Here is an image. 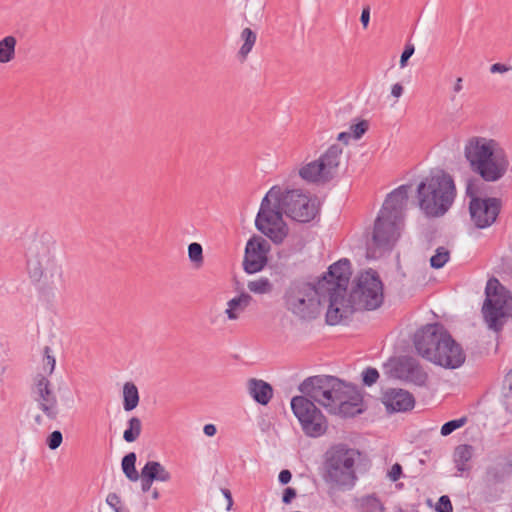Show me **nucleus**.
Listing matches in <instances>:
<instances>
[{
	"label": "nucleus",
	"mask_w": 512,
	"mask_h": 512,
	"mask_svg": "<svg viewBox=\"0 0 512 512\" xmlns=\"http://www.w3.org/2000/svg\"><path fill=\"white\" fill-rule=\"evenodd\" d=\"M317 213L315 201L301 190L283 191L279 186H273L262 199L255 225L275 244H280L288 234L283 214L294 221L306 223L313 220Z\"/></svg>",
	"instance_id": "nucleus-1"
},
{
	"label": "nucleus",
	"mask_w": 512,
	"mask_h": 512,
	"mask_svg": "<svg viewBox=\"0 0 512 512\" xmlns=\"http://www.w3.org/2000/svg\"><path fill=\"white\" fill-rule=\"evenodd\" d=\"M298 389L330 414L346 418L363 412L362 395L356 387L346 384L334 376L308 377L299 385Z\"/></svg>",
	"instance_id": "nucleus-2"
},
{
	"label": "nucleus",
	"mask_w": 512,
	"mask_h": 512,
	"mask_svg": "<svg viewBox=\"0 0 512 512\" xmlns=\"http://www.w3.org/2000/svg\"><path fill=\"white\" fill-rule=\"evenodd\" d=\"M408 191V185H401L387 195L375 220L372 239L367 243L369 258H378L383 251L391 250L400 237Z\"/></svg>",
	"instance_id": "nucleus-3"
},
{
	"label": "nucleus",
	"mask_w": 512,
	"mask_h": 512,
	"mask_svg": "<svg viewBox=\"0 0 512 512\" xmlns=\"http://www.w3.org/2000/svg\"><path fill=\"white\" fill-rule=\"evenodd\" d=\"M414 346L424 359L445 369L460 368L466 360L462 346L439 323L419 329L414 335Z\"/></svg>",
	"instance_id": "nucleus-4"
},
{
	"label": "nucleus",
	"mask_w": 512,
	"mask_h": 512,
	"mask_svg": "<svg viewBox=\"0 0 512 512\" xmlns=\"http://www.w3.org/2000/svg\"><path fill=\"white\" fill-rule=\"evenodd\" d=\"M455 196L454 181L443 170L432 171L417 187L419 208L427 217L443 216L452 206Z\"/></svg>",
	"instance_id": "nucleus-5"
},
{
	"label": "nucleus",
	"mask_w": 512,
	"mask_h": 512,
	"mask_svg": "<svg viewBox=\"0 0 512 512\" xmlns=\"http://www.w3.org/2000/svg\"><path fill=\"white\" fill-rule=\"evenodd\" d=\"M360 455L358 450L344 445H338L328 453L324 480L330 488L345 491L354 487L357 480L354 465Z\"/></svg>",
	"instance_id": "nucleus-6"
},
{
	"label": "nucleus",
	"mask_w": 512,
	"mask_h": 512,
	"mask_svg": "<svg viewBox=\"0 0 512 512\" xmlns=\"http://www.w3.org/2000/svg\"><path fill=\"white\" fill-rule=\"evenodd\" d=\"M324 290L319 285L310 283H293L287 289L284 300L286 308L303 320L315 319L319 314L322 301L325 300Z\"/></svg>",
	"instance_id": "nucleus-7"
},
{
	"label": "nucleus",
	"mask_w": 512,
	"mask_h": 512,
	"mask_svg": "<svg viewBox=\"0 0 512 512\" xmlns=\"http://www.w3.org/2000/svg\"><path fill=\"white\" fill-rule=\"evenodd\" d=\"M485 293L483 316L489 329L498 332L503 328L505 318L509 316L508 310L512 297L496 278L488 280Z\"/></svg>",
	"instance_id": "nucleus-8"
},
{
	"label": "nucleus",
	"mask_w": 512,
	"mask_h": 512,
	"mask_svg": "<svg viewBox=\"0 0 512 512\" xmlns=\"http://www.w3.org/2000/svg\"><path fill=\"white\" fill-rule=\"evenodd\" d=\"M350 302L358 310H374L383 302V285L372 269L361 273L349 294Z\"/></svg>",
	"instance_id": "nucleus-9"
},
{
	"label": "nucleus",
	"mask_w": 512,
	"mask_h": 512,
	"mask_svg": "<svg viewBox=\"0 0 512 512\" xmlns=\"http://www.w3.org/2000/svg\"><path fill=\"white\" fill-rule=\"evenodd\" d=\"M341 155V147L332 145L319 159L303 165L299 176L309 183L325 184L337 174Z\"/></svg>",
	"instance_id": "nucleus-10"
},
{
	"label": "nucleus",
	"mask_w": 512,
	"mask_h": 512,
	"mask_svg": "<svg viewBox=\"0 0 512 512\" xmlns=\"http://www.w3.org/2000/svg\"><path fill=\"white\" fill-rule=\"evenodd\" d=\"M291 409L305 435L319 437L326 432V418L308 396H294L291 399Z\"/></svg>",
	"instance_id": "nucleus-11"
},
{
	"label": "nucleus",
	"mask_w": 512,
	"mask_h": 512,
	"mask_svg": "<svg viewBox=\"0 0 512 512\" xmlns=\"http://www.w3.org/2000/svg\"><path fill=\"white\" fill-rule=\"evenodd\" d=\"M466 194L470 197L469 212L475 227L484 229L491 226L500 213L501 200L494 197H477L472 181L467 183Z\"/></svg>",
	"instance_id": "nucleus-12"
},
{
	"label": "nucleus",
	"mask_w": 512,
	"mask_h": 512,
	"mask_svg": "<svg viewBox=\"0 0 512 512\" xmlns=\"http://www.w3.org/2000/svg\"><path fill=\"white\" fill-rule=\"evenodd\" d=\"M31 396L39 410L50 420H55L59 414L57 396L52 390L51 382L43 375L35 377L31 388Z\"/></svg>",
	"instance_id": "nucleus-13"
},
{
	"label": "nucleus",
	"mask_w": 512,
	"mask_h": 512,
	"mask_svg": "<svg viewBox=\"0 0 512 512\" xmlns=\"http://www.w3.org/2000/svg\"><path fill=\"white\" fill-rule=\"evenodd\" d=\"M498 145L497 141L485 137L474 136L468 139L464 147V156L471 170L476 173L478 169L484 168L485 160L492 155V150Z\"/></svg>",
	"instance_id": "nucleus-14"
},
{
	"label": "nucleus",
	"mask_w": 512,
	"mask_h": 512,
	"mask_svg": "<svg viewBox=\"0 0 512 512\" xmlns=\"http://www.w3.org/2000/svg\"><path fill=\"white\" fill-rule=\"evenodd\" d=\"M53 264L54 256L49 245L42 241H36L29 247L27 269L31 278L39 280L44 271Z\"/></svg>",
	"instance_id": "nucleus-15"
},
{
	"label": "nucleus",
	"mask_w": 512,
	"mask_h": 512,
	"mask_svg": "<svg viewBox=\"0 0 512 512\" xmlns=\"http://www.w3.org/2000/svg\"><path fill=\"white\" fill-rule=\"evenodd\" d=\"M350 275L349 260L341 259L329 267L328 272L317 284L324 293L327 291L346 293Z\"/></svg>",
	"instance_id": "nucleus-16"
},
{
	"label": "nucleus",
	"mask_w": 512,
	"mask_h": 512,
	"mask_svg": "<svg viewBox=\"0 0 512 512\" xmlns=\"http://www.w3.org/2000/svg\"><path fill=\"white\" fill-rule=\"evenodd\" d=\"M345 295L346 293L342 292H325V300L322 301V303L326 301L329 303L326 313V322L329 325H337L343 319L348 318L353 312L357 311V309L353 307V303H351L350 299L346 298Z\"/></svg>",
	"instance_id": "nucleus-17"
},
{
	"label": "nucleus",
	"mask_w": 512,
	"mask_h": 512,
	"mask_svg": "<svg viewBox=\"0 0 512 512\" xmlns=\"http://www.w3.org/2000/svg\"><path fill=\"white\" fill-rule=\"evenodd\" d=\"M393 376L412 382L418 386L425 385L428 375L420 366L417 359L410 356H402L398 358L392 368Z\"/></svg>",
	"instance_id": "nucleus-18"
},
{
	"label": "nucleus",
	"mask_w": 512,
	"mask_h": 512,
	"mask_svg": "<svg viewBox=\"0 0 512 512\" xmlns=\"http://www.w3.org/2000/svg\"><path fill=\"white\" fill-rule=\"evenodd\" d=\"M267 251L268 243L265 239L261 237L251 238L245 248L244 270L249 274L261 271L267 262Z\"/></svg>",
	"instance_id": "nucleus-19"
},
{
	"label": "nucleus",
	"mask_w": 512,
	"mask_h": 512,
	"mask_svg": "<svg viewBox=\"0 0 512 512\" xmlns=\"http://www.w3.org/2000/svg\"><path fill=\"white\" fill-rule=\"evenodd\" d=\"M508 166L507 155L503 148L498 145L492 150V155L485 160L484 168L478 169L476 173L485 181L495 182L505 175Z\"/></svg>",
	"instance_id": "nucleus-20"
},
{
	"label": "nucleus",
	"mask_w": 512,
	"mask_h": 512,
	"mask_svg": "<svg viewBox=\"0 0 512 512\" xmlns=\"http://www.w3.org/2000/svg\"><path fill=\"white\" fill-rule=\"evenodd\" d=\"M382 403L390 413L406 412L414 408V396L407 390L390 388L383 392Z\"/></svg>",
	"instance_id": "nucleus-21"
},
{
	"label": "nucleus",
	"mask_w": 512,
	"mask_h": 512,
	"mask_svg": "<svg viewBox=\"0 0 512 512\" xmlns=\"http://www.w3.org/2000/svg\"><path fill=\"white\" fill-rule=\"evenodd\" d=\"M247 390L253 400L260 405H267L273 397L272 386L262 379L250 378L247 381Z\"/></svg>",
	"instance_id": "nucleus-22"
},
{
	"label": "nucleus",
	"mask_w": 512,
	"mask_h": 512,
	"mask_svg": "<svg viewBox=\"0 0 512 512\" xmlns=\"http://www.w3.org/2000/svg\"><path fill=\"white\" fill-rule=\"evenodd\" d=\"M252 296L249 293L242 292L227 302L225 314L230 321H236L241 314L245 312L252 302Z\"/></svg>",
	"instance_id": "nucleus-23"
},
{
	"label": "nucleus",
	"mask_w": 512,
	"mask_h": 512,
	"mask_svg": "<svg viewBox=\"0 0 512 512\" xmlns=\"http://www.w3.org/2000/svg\"><path fill=\"white\" fill-rule=\"evenodd\" d=\"M473 456V447L471 445L462 444L455 448L453 459L457 471L465 472L470 470L469 462Z\"/></svg>",
	"instance_id": "nucleus-24"
},
{
	"label": "nucleus",
	"mask_w": 512,
	"mask_h": 512,
	"mask_svg": "<svg viewBox=\"0 0 512 512\" xmlns=\"http://www.w3.org/2000/svg\"><path fill=\"white\" fill-rule=\"evenodd\" d=\"M154 481L168 482L171 480L170 472L158 461H148L142 468Z\"/></svg>",
	"instance_id": "nucleus-25"
},
{
	"label": "nucleus",
	"mask_w": 512,
	"mask_h": 512,
	"mask_svg": "<svg viewBox=\"0 0 512 512\" xmlns=\"http://www.w3.org/2000/svg\"><path fill=\"white\" fill-rule=\"evenodd\" d=\"M139 403V393L136 385L132 382H126L123 386V408L125 411H131Z\"/></svg>",
	"instance_id": "nucleus-26"
},
{
	"label": "nucleus",
	"mask_w": 512,
	"mask_h": 512,
	"mask_svg": "<svg viewBox=\"0 0 512 512\" xmlns=\"http://www.w3.org/2000/svg\"><path fill=\"white\" fill-rule=\"evenodd\" d=\"M17 40L14 36H6L0 40V63L11 62L15 58Z\"/></svg>",
	"instance_id": "nucleus-27"
},
{
	"label": "nucleus",
	"mask_w": 512,
	"mask_h": 512,
	"mask_svg": "<svg viewBox=\"0 0 512 512\" xmlns=\"http://www.w3.org/2000/svg\"><path fill=\"white\" fill-rule=\"evenodd\" d=\"M257 36L254 31H252L250 28H244L241 32V40L243 41V44L238 52L239 56L242 59H245L247 55L251 52L255 42H256Z\"/></svg>",
	"instance_id": "nucleus-28"
},
{
	"label": "nucleus",
	"mask_w": 512,
	"mask_h": 512,
	"mask_svg": "<svg viewBox=\"0 0 512 512\" xmlns=\"http://www.w3.org/2000/svg\"><path fill=\"white\" fill-rule=\"evenodd\" d=\"M136 459V454L134 452L126 454L122 459L123 473L130 481L133 482L139 479V473L135 468Z\"/></svg>",
	"instance_id": "nucleus-29"
},
{
	"label": "nucleus",
	"mask_w": 512,
	"mask_h": 512,
	"mask_svg": "<svg viewBox=\"0 0 512 512\" xmlns=\"http://www.w3.org/2000/svg\"><path fill=\"white\" fill-rule=\"evenodd\" d=\"M142 431V423L138 417H132L128 421V428L123 433L126 442L131 443L138 439Z\"/></svg>",
	"instance_id": "nucleus-30"
},
{
	"label": "nucleus",
	"mask_w": 512,
	"mask_h": 512,
	"mask_svg": "<svg viewBox=\"0 0 512 512\" xmlns=\"http://www.w3.org/2000/svg\"><path fill=\"white\" fill-rule=\"evenodd\" d=\"M247 287L250 292L255 294H268L273 290V285L268 278H259L249 281Z\"/></svg>",
	"instance_id": "nucleus-31"
},
{
	"label": "nucleus",
	"mask_w": 512,
	"mask_h": 512,
	"mask_svg": "<svg viewBox=\"0 0 512 512\" xmlns=\"http://www.w3.org/2000/svg\"><path fill=\"white\" fill-rule=\"evenodd\" d=\"M360 512H384V506L377 497L370 495L362 498Z\"/></svg>",
	"instance_id": "nucleus-32"
},
{
	"label": "nucleus",
	"mask_w": 512,
	"mask_h": 512,
	"mask_svg": "<svg viewBox=\"0 0 512 512\" xmlns=\"http://www.w3.org/2000/svg\"><path fill=\"white\" fill-rule=\"evenodd\" d=\"M449 258V251L444 247H439L436 249V253L431 257L430 265L435 269H440L448 262Z\"/></svg>",
	"instance_id": "nucleus-33"
},
{
	"label": "nucleus",
	"mask_w": 512,
	"mask_h": 512,
	"mask_svg": "<svg viewBox=\"0 0 512 512\" xmlns=\"http://www.w3.org/2000/svg\"><path fill=\"white\" fill-rule=\"evenodd\" d=\"M188 256L192 263L195 264L196 267H199L203 264V249L202 246L193 242L188 246Z\"/></svg>",
	"instance_id": "nucleus-34"
},
{
	"label": "nucleus",
	"mask_w": 512,
	"mask_h": 512,
	"mask_svg": "<svg viewBox=\"0 0 512 512\" xmlns=\"http://www.w3.org/2000/svg\"><path fill=\"white\" fill-rule=\"evenodd\" d=\"M467 423V417H461L458 419L450 420L444 423L441 427V435L448 436L455 430L463 427Z\"/></svg>",
	"instance_id": "nucleus-35"
},
{
	"label": "nucleus",
	"mask_w": 512,
	"mask_h": 512,
	"mask_svg": "<svg viewBox=\"0 0 512 512\" xmlns=\"http://www.w3.org/2000/svg\"><path fill=\"white\" fill-rule=\"evenodd\" d=\"M378 378L379 372L375 368L368 367L362 372L363 383L367 386L375 384Z\"/></svg>",
	"instance_id": "nucleus-36"
},
{
	"label": "nucleus",
	"mask_w": 512,
	"mask_h": 512,
	"mask_svg": "<svg viewBox=\"0 0 512 512\" xmlns=\"http://www.w3.org/2000/svg\"><path fill=\"white\" fill-rule=\"evenodd\" d=\"M62 441V433L59 430H55L47 437L46 443L51 450H56L62 444Z\"/></svg>",
	"instance_id": "nucleus-37"
},
{
	"label": "nucleus",
	"mask_w": 512,
	"mask_h": 512,
	"mask_svg": "<svg viewBox=\"0 0 512 512\" xmlns=\"http://www.w3.org/2000/svg\"><path fill=\"white\" fill-rule=\"evenodd\" d=\"M368 129V122L366 120H362L357 124L351 126V131L353 132V136L355 139H360Z\"/></svg>",
	"instance_id": "nucleus-38"
},
{
	"label": "nucleus",
	"mask_w": 512,
	"mask_h": 512,
	"mask_svg": "<svg viewBox=\"0 0 512 512\" xmlns=\"http://www.w3.org/2000/svg\"><path fill=\"white\" fill-rule=\"evenodd\" d=\"M437 512H453V507L448 496L443 495L439 498L437 506Z\"/></svg>",
	"instance_id": "nucleus-39"
},
{
	"label": "nucleus",
	"mask_w": 512,
	"mask_h": 512,
	"mask_svg": "<svg viewBox=\"0 0 512 512\" xmlns=\"http://www.w3.org/2000/svg\"><path fill=\"white\" fill-rule=\"evenodd\" d=\"M106 503L115 511V512H123L120 503L121 499L116 493H109L106 498Z\"/></svg>",
	"instance_id": "nucleus-40"
},
{
	"label": "nucleus",
	"mask_w": 512,
	"mask_h": 512,
	"mask_svg": "<svg viewBox=\"0 0 512 512\" xmlns=\"http://www.w3.org/2000/svg\"><path fill=\"white\" fill-rule=\"evenodd\" d=\"M139 478H141V489L143 492H148L151 489V486L154 482L152 477L141 469V473L139 474Z\"/></svg>",
	"instance_id": "nucleus-41"
},
{
	"label": "nucleus",
	"mask_w": 512,
	"mask_h": 512,
	"mask_svg": "<svg viewBox=\"0 0 512 512\" xmlns=\"http://www.w3.org/2000/svg\"><path fill=\"white\" fill-rule=\"evenodd\" d=\"M415 48L412 44H407L404 48V51L401 54L400 58V66L404 68L407 65L408 59L414 54Z\"/></svg>",
	"instance_id": "nucleus-42"
},
{
	"label": "nucleus",
	"mask_w": 512,
	"mask_h": 512,
	"mask_svg": "<svg viewBox=\"0 0 512 512\" xmlns=\"http://www.w3.org/2000/svg\"><path fill=\"white\" fill-rule=\"evenodd\" d=\"M504 395L506 398L512 399V370H510L503 380Z\"/></svg>",
	"instance_id": "nucleus-43"
},
{
	"label": "nucleus",
	"mask_w": 512,
	"mask_h": 512,
	"mask_svg": "<svg viewBox=\"0 0 512 512\" xmlns=\"http://www.w3.org/2000/svg\"><path fill=\"white\" fill-rule=\"evenodd\" d=\"M297 496V492L294 488L292 487H287L284 492H283V496H282V502L284 504H290L292 502V500Z\"/></svg>",
	"instance_id": "nucleus-44"
},
{
	"label": "nucleus",
	"mask_w": 512,
	"mask_h": 512,
	"mask_svg": "<svg viewBox=\"0 0 512 512\" xmlns=\"http://www.w3.org/2000/svg\"><path fill=\"white\" fill-rule=\"evenodd\" d=\"M401 474L402 467L398 463H395L388 472V476L392 481H397L401 477Z\"/></svg>",
	"instance_id": "nucleus-45"
},
{
	"label": "nucleus",
	"mask_w": 512,
	"mask_h": 512,
	"mask_svg": "<svg viewBox=\"0 0 512 512\" xmlns=\"http://www.w3.org/2000/svg\"><path fill=\"white\" fill-rule=\"evenodd\" d=\"M511 70V66L502 63H495L491 65L490 72L491 73H506Z\"/></svg>",
	"instance_id": "nucleus-46"
},
{
	"label": "nucleus",
	"mask_w": 512,
	"mask_h": 512,
	"mask_svg": "<svg viewBox=\"0 0 512 512\" xmlns=\"http://www.w3.org/2000/svg\"><path fill=\"white\" fill-rule=\"evenodd\" d=\"M44 352H45V356H46V365H48L50 367L49 374H51L54 371L56 361L53 356L49 355L50 348L48 346H46L44 348Z\"/></svg>",
	"instance_id": "nucleus-47"
},
{
	"label": "nucleus",
	"mask_w": 512,
	"mask_h": 512,
	"mask_svg": "<svg viewBox=\"0 0 512 512\" xmlns=\"http://www.w3.org/2000/svg\"><path fill=\"white\" fill-rule=\"evenodd\" d=\"M360 21L364 28H367L370 21V7L365 6L362 10Z\"/></svg>",
	"instance_id": "nucleus-48"
},
{
	"label": "nucleus",
	"mask_w": 512,
	"mask_h": 512,
	"mask_svg": "<svg viewBox=\"0 0 512 512\" xmlns=\"http://www.w3.org/2000/svg\"><path fill=\"white\" fill-rule=\"evenodd\" d=\"M292 474L289 470L284 469L279 473L278 480L281 484L285 485L291 481Z\"/></svg>",
	"instance_id": "nucleus-49"
},
{
	"label": "nucleus",
	"mask_w": 512,
	"mask_h": 512,
	"mask_svg": "<svg viewBox=\"0 0 512 512\" xmlns=\"http://www.w3.org/2000/svg\"><path fill=\"white\" fill-rule=\"evenodd\" d=\"M403 90V86L400 83H396L392 86L391 94L394 97L399 98L403 94Z\"/></svg>",
	"instance_id": "nucleus-50"
},
{
	"label": "nucleus",
	"mask_w": 512,
	"mask_h": 512,
	"mask_svg": "<svg viewBox=\"0 0 512 512\" xmlns=\"http://www.w3.org/2000/svg\"><path fill=\"white\" fill-rule=\"evenodd\" d=\"M203 432L205 435L212 437L216 434L217 429L214 424H206L203 428Z\"/></svg>",
	"instance_id": "nucleus-51"
},
{
	"label": "nucleus",
	"mask_w": 512,
	"mask_h": 512,
	"mask_svg": "<svg viewBox=\"0 0 512 512\" xmlns=\"http://www.w3.org/2000/svg\"><path fill=\"white\" fill-rule=\"evenodd\" d=\"M463 89V79L458 77L453 86L454 93H459Z\"/></svg>",
	"instance_id": "nucleus-52"
},
{
	"label": "nucleus",
	"mask_w": 512,
	"mask_h": 512,
	"mask_svg": "<svg viewBox=\"0 0 512 512\" xmlns=\"http://www.w3.org/2000/svg\"><path fill=\"white\" fill-rule=\"evenodd\" d=\"M351 135L350 133H347V132H341L339 135H338V140L339 141H343L345 143L348 142V140L350 139Z\"/></svg>",
	"instance_id": "nucleus-53"
},
{
	"label": "nucleus",
	"mask_w": 512,
	"mask_h": 512,
	"mask_svg": "<svg viewBox=\"0 0 512 512\" xmlns=\"http://www.w3.org/2000/svg\"><path fill=\"white\" fill-rule=\"evenodd\" d=\"M223 493H224L225 497H226V498L228 499V501H229V506H231V505H232V497H231V493H230V491H229L228 489H225V490L223 491Z\"/></svg>",
	"instance_id": "nucleus-54"
},
{
	"label": "nucleus",
	"mask_w": 512,
	"mask_h": 512,
	"mask_svg": "<svg viewBox=\"0 0 512 512\" xmlns=\"http://www.w3.org/2000/svg\"><path fill=\"white\" fill-rule=\"evenodd\" d=\"M159 497H160V494H159L158 490H157V489H155V490L152 492V498H153L154 500H157Z\"/></svg>",
	"instance_id": "nucleus-55"
},
{
	"label": "nucleus",
	"mask_w": 512,
	"mask_h": 512,
	"mask_svg": "<svg viewBox=\"0 0 512 512\" xmlns=\"http://www.w3.org/2000/svg\"><path fill=\"white\" fill-rule=\"evenodd\" d=\"M35 422L38 424V425H41L42 424V416L41 415H36L35 418H34Z\"/></svg>",
	"instance_id": "nucleus-56"
},
{
	"label": "nucleus",
	"mask_w": 512,
	"mask_h": 512,
	"mask_svg": "<svg viewBox=\"0 0 512 512\" xmlns=\"http://www.w3.org/2000/svg\"><path fill=\"white\" fill-rule=\"evenodd\" d=\"M394 512H404V511H403V509H402V508L397 507V508L394 510Z\"/></svg>",
	"instance_id": "nucleus-57"
}]
</instances>
